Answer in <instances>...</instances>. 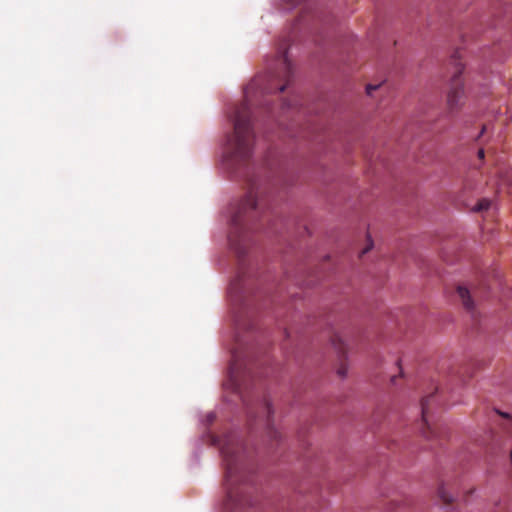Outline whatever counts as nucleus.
I'll return each mask as SVG.
<instances>
[{
    "label": "nucleus",
    "mask_w": 512,
    "mask_h": 512,
    "mask_svg": "<svg viewBox=\"0 0 512 512\" xmlns=\"http://www.w3.org/2000/svg\"><path fill=\"white\" fill-rule=\"evenodd\" d=\"M265 206L266 200L260 185L255 179H250L248 193L231 219L229 242L239 258L247 253L250 231L253 229L254 221L262 217Z\"/></svg>",
    "instance_id": "3"
},
{
    "label": "nucleus",
    "mask_w": 512,
    "mask_h": 512,
    "mask_svg": "<svg viewBox=\"0 0 512 512\" xmlns=\"http://www.w3.org/2000/svg\"><path fill=\"white\" fill-rule=\"evenodd\" d=\"M262 409H263V414L265 416V422H266V427H267V436L269 437V439L271 441L279 442L281 439V434L273 426L272 419H271L273 410H272V405L269 400H267V399L264 400Z\"/></svg>",
    "instance_id": "5"
},
{
    "label": "nucleus",
    "mask_w": 512,
    "mask_h": 512,
    "mask_svg": "<svg viewBox=\"0 0 512 512\" xmlns=\"http://www.w3.org/2000/svg\"><path fill=\"white\" fill-rule=\"evenodd\" d=\"M395 380H396V376H393V377L391 378V381H392V382H395Z\"/></svg>",
    "instance_id": "19"
},
{
    "label": "nucleus",
    "mask_w": 512,
    "mask_h": 512,
    "mask_svg": "<svg viewBox=\"0 0 512 512\" xmlns=\"http://www.w3.org/2000/svg\"><path fill=\"white\" fill-rule=\"evenodd\" d=\"M438 495L440 497V499L445 503V504H450L453 502V497L452 495L449 493L447 487L444 485V484H441L439 489H438Z\"/></svg>",
    "instance_id": "10"
},
{
    "label": "nucleus",
    "mask_w": 512,
    "mask_h": 512,
    "mask_svg": "<svg viewBox=\"0 0 512 512\" xmlns=\"http://www.w3.org/2000/svg\"><path fill=\"white\" fill-rule=\"evenodd\" d=\"M368 241H369V243H368V244H367V246L362 250L361 255H364V254L368 253V252L372 249V247H373V242H372V240H371L370 238L368 239Z\"/></svg>",
    "instance_id": "16"
},
{
    "label": "nucleus",
    "mask_w": 512,
    "mask_h": 512,
    "mask_svg": "<svg viewBox=\"0 0 512 512\" xmlns=\"http://www.w3.org/2000/svg\"><path fill=\"white\" fill-rule=\"evenodd\" d=\"M231 378L233 380V382H236V375L234 374V367L231 368Z\"/></svg>",
    "instance_id": "17"
},
{
    "label": "nucleus",
    "mask_w": 512,
    "mask_h": 512,
    "mask_svg": "<svg viewBox=\"0 0 512 512\" xmlns=\"http://www.w3.org/2000/svg\"><path fill=\"white\" fill-rule=\"evenodd\" d=\"M478 157H479L480 159H483V158H484V150H483V149H479V151H478Z\"/></svg>",
    "instance_id": "18"
},
{
    "label": "nucleus",
    "mask_w": 512,
    "mask_h": 512,
    "mask_svg": "<svg viewBox=\"0 0 512 512\" xmlns=\"http://www.w3.org/2000/svg\"><path fill=\"white\" fill-rule=\"evenodd\" d=\"M244 292V279L242 275H238L230 285L229 294L233 299H238Z\"/></svg>",
    "instance_id": "8"
},
{
    "label": "nucleus",
    "mask_w": 512,
    "mask_h": 512,
    "mask_svg": "<svg viewBox=\"0 0 512 512\" xmlns=\"http://www.w3.org/2000/svg\"><path fill=\"white\" fill-rule=\"evenodd\" d=\"M457 294H458L460 300L462 301L464 308L473 315L475 307H474V302L471 298L469 290L467 288H465L464 286H458Z\"/></svg>",
    "instance_id": "7"
},
{
    "label": "nucleus",
    "mask_w": 512,
    "mask_h": 512,
    "mask_svg": "<svg viewBox=\"0 0 512 512\" xmlns=\"http://www.w3.org/2000/svg\"><path fill=\"white\" fill-rule=\"evenodd\" d=\"M380 87V85H372V84H368L366 86V93L368 95H372L373 91L377 90L378 88Z\"/></svg>",
    "instance_id": "15"
},
{
    "label": "nucleus",
    "mask_w": 512,
    "mask_h": 512,
    "mask_svg": "<svg viewBox=\"0 0 512 512\" xmlns=\"http://www.w3.org/2000/svg\"><path fill=\"white\" fill-rule=\"evenodd\" d=\"M294 104H292V102L290 100H285L281 103L280 105V112L281 113H285L286 111H288L289 109L292 108Z\"/></svg>",
    "instance_id": "13"
},
{
    "label": "nucleus",
    "mask_w": 512,
    "mask_h": 512,
    "mask_svg": "<svg viewBox=\"0 0 512 512\" xmlns=\"http://www.w3.org/2000/svg\"><path fill=\"white\" fill-rule=\"evenodd\" d=\"M261 109L267 115V117H276V112L274 111V108L271 107L269 100H263V102L261 103Z\"/></svg>",
    "instance_id": "11"
},
{
    "label": "nucleus",
    "mask_w": 512,
    "mask_h": 512,
    "mask_svg": "<svg viewBox=\"0 0 512 512\" xmlns=\"http://www.w3.org/2000/svg\"><path fill=\"white\" fill-rule=\"evenodd\" d=\"M484 131H485V126H484V127H482L481 134H483V133H484Z\"/></svg>",
    "instance_id": "20"
},
{
    "label": "nucleus",
    "mask_w": 512,
    "mask_h": 512,
    "mask_svg": "<svg viewBox=\"0 0 512 512\" xmlns=\"http://www.w3.org/2000/svg\"><path fill=\"white\" fill-rule=\"evenodd\" d=\"M277 64L280 71L269 73L267 83L262 86V80L257 77L245 89V100L235 108L232 115L233 133L227 139V158L231 165H246L253 151L254 132L252 129L253 94L263 95L283 92L289 85L293 75L292 65L288 59L286 43L279 47Z\"/></svg>",
    "instance_id": "1"
},
{
    "label": "nucleus",
    "mask_w": 512,
    "mask_h": 512,
    "mask_svg": "<svg viewBox=\"0 0 512 512\" xmlns=\"http://www.w3.org/2000/svg\"><path fill=\"white\" fill-rule=\"evenodd\" d=\"M491 205V202L487 199L480 200L477 205L475 206V211H485L488 210Z\"/></svg>",
    "instance_id": "12"
},
{
    "label": "nucleus",
    "mask_w": 512,
    "mask_h": 512,
    "mask_svg": "<svg viewBox=\"0 0 512 512\" xmlns=\"http://www.w3.org/2000/svg\"><path fill=\"white\" fill-rule=\"evenodd\" d=\"M433 398H434V396L431 394V395L423 397L421 400L422 421H423V424L425 425V430H423V434L427 438L436 437V432H435L434 428H432L429 423V405H430V401Z\"/></svg>",
    "instance_id": "6"
},
{
    "label": "nucleus",
    "mask_w": 512,
    "mask_h": 512,
    "mask_svg": "<svg viewBox=\"0 0 512 512\" xmlns=\"http://www.w3.org/2000/svg\"><path fill=\"white\" fill-rule=\"evenodd\" d=\"M332 345L337 350L340 357L344 356L346 353V344L344 340L338 334L332 336Z\"/></svg>",
    "instance_id": "9"
},
{
    "label": "nucleus",
    "mask_w": 512,
    "mask_h": 512,
    "mask_svg": "<svg viewBox=\"0 0 512 512\" xmlns=\"http://www.w3.org/2000/svg\"><path fill=\"white\" fill-rule=\"evenodd\" d=\"M337 374L340 376V377H345L346 374H347V366L345 363L341 362L340 363V366L337 370Z\"/></svg>",
    "instance_id": "14"
},
{
    "label": "nucleus",
    "mask_w": 512,
    "mask_h": 512,
    "mask_svg": "<svg viewBox=\"0 0 512 512\" xmlns=\"http://www.w3.org/2000/svg\"><path fill=\"white\" fill-rule=\"evenodd\" d=\"M221 453L226 469L225 510L226 512H242L243 508L253 505L249 491L250 478L245 463L244 447L234 438H228L222 444Z\"/></svg>",
    "instance_id": "2"
},
{
    "label": "nucleus",
    "mask_w": 512,
    "mask_h": 512,
    "mask_svg": "<svg viewBox=\"0 0 512 512\" xmlns=\"http://www.w3.org/2000/svg\"><path fill=\"white\" fill-rule=\"evenodd\" d=\"M451 61L454 65V72L447 93V108L450 112H454L461 107L462 100L464 98V86L461 78L464 65L460 62V55L458 52L452 56Z\"/></svg>",
    "instance_id": "4"
}]
</instances>
